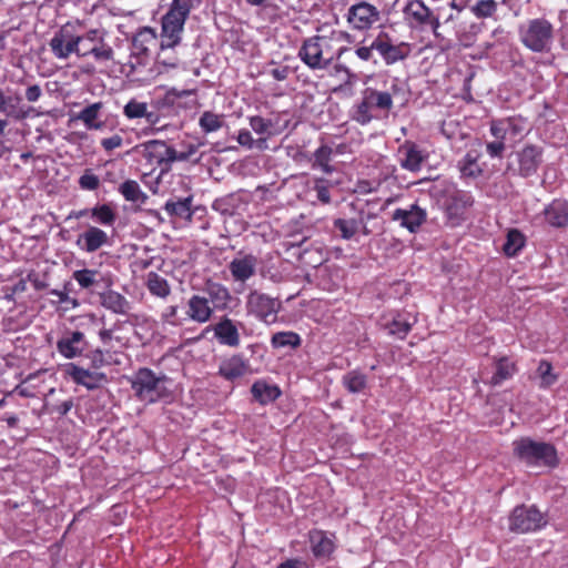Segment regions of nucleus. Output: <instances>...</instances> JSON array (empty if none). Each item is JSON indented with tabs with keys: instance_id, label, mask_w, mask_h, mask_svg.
<instances>
[{
	"instance_id": "nucleus-1",
	"label": "nucleus",
	"mask_w": 568,
	"mask_h": 568,
	"mask_svg": "<svg viewBox=\"0 0 568 568\" xmlns=\"http://www.w3.org/2000/svg\"><path fill=\"white\" fill-rule=\"evenodd\" d=\"M334 42L332 37L310 38L304 42L300 55L310 68L324 69L336 55L342 54V49H336Z\"/></svg>"
},
{
	"instance_id": "nucleus-2",
	"label": "nucleus",
	"mask_w": 568,
	"mask_h": 568,
	"mask_svg": "<svg viewBox=\"0 0 568 568\" xmlns=\"http://www.w3.org/2000/svg\"><path fill=\"white\" fill-rule=\"evenodd\" d=\"M515 455L532 466H555L558 463L554 446L536 442L528 437L519 438L513 443Z\"/></svg>"
},
{
	"instance_id": "nucleus-3",
	"label": "nucleus",
	"mask_w": 568,
	"mask_h": 568,
	"mask_svg": "<svg viewBox=\"0 0 568 568\" xmlns=\"http://www.w3.org/2000/svg\"><path fill=\"white\" fill-rule=\"evenodd\" d=\"M193 0H174L170 11L162 19L161 43L174 48L180 43L184 22Z\"/></svg>"
},
{
	"instance_id": "nucleus-4",
	"label": "nucleus",
	"mask_w": 568,
	"mask_h": 568,
	"mask_svg": "<svg viewBox=\"0 0 568 568\" xmlns=\"http://www.w3.org/2000/svg\"><path fill=\"white\" fill-rule=\"evenodd\" d=\"M92 55L98 62L113 59L112 48L104 41V34L97 30H89L84 34L78 33L77 57Z\"/></svg>"
},
{
	"instance_id": "nucleus-5",
	"label": "nucleus",
	"mask_w": 568,
	"mask_h": 568,
	"mask_svg": "<svg viewBox=\"0 0 568 568\" xmlns=\"http://www.w3.org/2000/svg\"><path fill=\"white\" fill-rule=\"evenodd\" d=\"M168 381L164 377H156L149 369H141L133 382L135 394L144 402L154 403L168 395Z\"/></svg>"
},
{
	"instance_id": "nucleus-6",
	"label": "nucleus",
	"mask_w": 568,
	"mask_h": 568,
	"mask_svg": "<svg viewBox=\"0 0 568 568\" xmlns=\"http://www.w3.org/2000/svg\"><path fill=\"white\" fill-rule=\"evenodd\" d=\"M546 524V517L535 507H516L509 516V530L516 534L532 532Z\"/></svg>"
},
{
	"instance_id": "nucleus-7",
	"label": "nucleus",
	"mask_w": 568,
	"mask_h": 568,
	"mask_svg": "<svg viewBox=\"0 0 568 568\" xmlns=\"http://www.w3.org/2000/svg\"><path fill=\"white\" fill-rule=\"evenodd\" d=\"M129 153L140 154L150 166L170 163L174 160L185 159L183 154L176 156L175 151L168 146L163 141L152 140L132 148Z\"/></svg>"
},
{
	"instance_id": "nucleus-8",
	"label": "nucleus",
	"mask_w": 568,
	"mask_h": 568,
	"mask_svg": "<svg viewBox=\"0 0 568 568\" xmlns=\"http://www.w3.org/2000/svg\"><path fill=\"white\" fill-rule=\"evenodd\" d=\"M552 27L544 19H536L528 22L521 31L524 44L532 51H542L551 42Z\"/></svg>"
},
{
	"instance_id": "nucleus-9",
	"label": "nucleus",
	"mask_w": 568,
	"mask_h": 568,
	"mask_svg": "<svg viewBox=\"0 0 568 568\" xmlns=\"http://www.w3.org/2000/svg\"><path fill=\"white\" fill-rule=\"evenodd\" d=\"M247 312L265 324L276 322L280 303L274 298L258 293L252 292L246 302Z\"/></svg>"
},
{
	"instance_id": "nucleus-10",
	"label": "nucleus",
	"mask_w": 568,
	"mask_h": 568,
	"mask_svg": "<svg viewBox=\"0 0 568 568\" xmlns=\"http://www.w3.org/2000/svg\"><path fill=\"white\" fill-rule=\"evenodd\" d=\"M50 49L57 59H68L71 54L77 55L78 33L74 26L64 24L50 40Z\"/></svg>"
},
{
	"instance_id": "nucleus-11",
	"label": "nucleus",
	"mask_w": 568,
	"mask_h": 568,
	"mask_svg": "<svg viewBox=\"0 0 568 568\" xmlns=\"http://www.w3.org/2000/svg\"><path fill=\"white\" fill-rule=\"evenodd\" d=\"M379 19V10L368 2L353 4L347 12V21L351 27L356 30H368L378 22Z\"/></svg>"
},
{
	"instance_id": "nucleus-12",
	"label": "nucleus",
	"mask_w": 568,
	"mask_h": 568,
	"mask_svg": "<svg viewBox=\"0 0 568 568\" xmlns=\"http://www.w3.org/2000/svg\"><path fill=\"white\" fill-rule=\"evenodd\" d=\"M527 130V122L523 118H509L494 121L490 126L491 134L497 140L515 139Z\"/></svg>"
},
{
	"instance_id": "nucleus-13",
	"label": "nucleus",
	"mask_w": 568,
	"mask_h": 568,
	"mask_svg": "<svg viewBox=\"0 0 568 568\" xmlns=\"http://www.w3.org/2000/svg\"><path fill=\"white\" fill-rule=\"evenodd\" d=\"M426 211L418 205H410L407 209H397L393 212V220L409 232H415L426 221Z\"/></svg>"
},
{
	"instance_id": "nucleus-14",
	"label": "nucleus",
	"mask_w": 568,
	"mask_h": 568,
	"mask_svg": "<svg viewBox=\"0 0 568 568\" xmlns=\"http://www.w3.org/2000/svg\"><path fill=\"white\" fill-rule=\"evenodd\" d=\"M518 171L528 176L536 172L541 161V150L534 145H527L516 153Z\"/></svg>"
},
{
	"instance_id": "nucleus-15",
	"label": "nucleus",
	"mask_w": 568,
	"mask_h": 568,
	"mask_svg": "<svg viewBox=\"0 0 568 568\" xmlns=\"http://www.w3.org/2000/svg\"><path fill=\"white\" fill-rule=\"evenodd\" d=\"M256 265L257 262L253 255H242L235 257L229 267L235 281L245 282L255 274Z\"/></svg>"
},
{
	"instance_id": "nucleus-16",
	"label": "nucleus",
	"mask_w": 568,
	"mask_h": 568,
	"mask_svg": "<svg viewBox=\"0 0 568 568\" xmlns=\"http://www.w3.org/2000/svg\"><path fill=\"white\" fill-rule=\"evenodd\" d=\"M250 364L240 355L224 359L220 365V374L227 381H233L248 374Z\"/></svg>"
},
{
	"instance_id": "nucleus-17",
	"label": "nucleus",
	"mask_w": 568,
	"mask_h": 568,
	"mask_svg": "<svg viewBox=\"0 0 568 568\" xmlns=\"http://www.w3.org/2000/svg\"><path fill=\"white\" fill-rule=\"evenodd\" d=\"M106 233L95 226H90L77 240L78 246L90 253L99 250L106 244Z\"/></svg>"
},
{
	"instance_id": "nucleus-18",
	"label": "nucleus",
	"mask_w": 568,
	"mask_h": 568,
	"mask_svg": "<svg viewBox=\"0 0 568 568\" xmlns=\"http://www.w3.org/2000/svg\"><path fill=\"white\" fill-rule=\"evenodd\" d=\"M65 373L71 376L75 383L81 384L87 388L98 387L104 379L102 374L89 372L75 366L74 364H68L65 366Z\"/></svg>"
},
{
	"instance_id": "nucleus-19",
	"label": "nucleus",
	"mask_w": 568,
	"mask_h": 568,
	"mask_svg": "<svg viewBox=\"0 0 568 568\" xmlns=\"http://www.w3.org/2000/svg\"><path fill=\"white\" fill-rule=\"evenodd\" d=\"M156 45V33L151 28L141 29L133 38L132 53L135 55H148Z\"/></svg>"
},
{
	"instance_id": "nucleus-20",
	"label": "nucleus",
	"mask_w": 568,
	"mask_h": 568,
	"mask_svg": "<svg viewBox=\"0 0 568 568\" xmlns=\"http://www.w3.org/2000/svg\"><path fill=\"white\" fill-rule=\"evenodd\" d=\"M212 312L213 311L207 298L194 295L189 300L187 315L192 321L205 323L211 318Z\"/></svg>"
},
{
	"instance_id": "nucleus-21",
	"label": "nucleus",
	"mask_w": 568,
	"mask_h": 568,
	"mask_svg": "<svg viewBox=\"0 0 568 568\" xmlns=\"http://www.w3.org/2000/svg\"><path fill=\"white\" fill-rule=\"evenodd\" d=\"M310 540L313 554L318 558H328L335 549L333 538L324 531H313Z\"/></svg>"
},
{
	"instance_id": "nucleus-22",
	"label": "nucleus",
	"mask_w": 568,
	"mask_h": 568,
	"mask_svg": "<svg viewBox=\"0 0 568 568\" xmlns=\"http://www.w3.org/2000/svg\"><path fill=\"white\" fill-rule=\"evenodd\" d=\"M214 332L221 344L232 347H235L240 344L239 331L230 318H224L219 324H216Z\"/></svg>"
},
{
	"instance_id": "nucleus-23",
	"label": "nucleus",
	"mask_w": 568,
	"mask_h": 568,
	"mask_svg": "<svg viewBox=\"0 0 568 568\" xmlns=\"http://www.w3.org/2000/svg\"><path fill=\"white\" fill-rule=\"evenodd\" d=\"M82 342L83 334L73 332L70 336H65L59 341L58 349L65 358H73L82 353Z\"/></svg>"
},
{
	"instance_id": "nucleus-24",
	"label": "nucleus",
	"mask_w": 568,
	"mask_h": 568,
	"mask_svg": "<svg viewBox=\"0 0 568 568\" xmlns=\"http://www.w3.org/2000/svg\"><path fill=\"white\" fill-rule=\"evenodd\" d=\"M546 220L554 226H564L568 223V203L565 201H554L545 210Z\"/></svg>"
},
{
	"instance_id": "nucleus-25",
	"label": "nucleus",
	"mask_w": 568,
	"mask_h": 568,
	"mask_svg": "<svg viewBox=\"0 0 568 568\" xmlns=\"http://www.w3.org/2000/svg\"><path fill=\"white\" fill-rule=\"evenodd\" d=\"M373 48H375L376 51L379 52V54L384 58L386 63L390 64L394 63L400 59H403V55L399 51V49L395 45H393L384 36H378L373 41Z\"/></svg>"
},
{
	"instance_id": "nucleus-26",
	"label": "nucleus",
	"mask_w": 568,
	"mask_h": 568,
	"mask_svg": "<svg viewBox=\"0 0 568 568\" xmlns=\"http://www.w3.org/2000/svg\"><path fill=\"white\" fill-rule=\"evenodd\" d=\"M101 108L100 102L93 103L83 109L74 119L81 120L89 130H101L104 125L103 122L98 120Z\"/></svg>"
},
{
	"instance_id": "nucleus-27",
	"label": "nucleus",
	"mask_w": 568,
	"mask_h": 568,
	"mask_svg": "<svg viewBox=\"0 0 568 568\" xmlns=\"http://www.w3.org/2000/svg\"><path fill=\"white\" fill-rule=\"evenodd\" d=\"M123 113L129 119H139L145 118L149 123H156L158 116L156 114L148 111V104L144 102H139L136 100H131L124 106Z\"/></svg>"
},
{
	"instance_id": "nucleus-28",
	"label": "nucleus",
	"mask_w": 568,
	"mask_h": 568,
	"mask_svg": "<svg viewBox=\"0 0 568 568\" xmlns=\"http://www.w3.org/2000/svg\"><path fill=\"white\" fill-rule=\"evenodd\" d=\"M403 154L402 165L409 171H418L424 161V155L415 145H404L400 150Z\"/></svg>"
},
{
	"instance_id": "nucleus-29",
	"label": "nucleus",
	"mask_w": 568,
	"mask_h": 568,
	"mask_svg": "<svg viewBox=\"0 0 568 568\" xmlns=\"http://www.w3.org/2000/svg\"><path fill=\"white\" fill-rule=\"evenodd\" d=\"M252 394L261 403H268L276 399L281 392L275 385H270L263 381H257L252 386Z\"/></svg>"
},
{
	"instance_id": "nucleus-30",
	"label": "nucleus",
	"mask_w": 568,
	"mask_h": 568,
	"mask_svg": "<svg viewBox=\"0 0 568 568\" xmlns=\"http://www.w3.org/2000/svg\"><path fill=\"white\" fill-rule=\"evenodd\" d=\"M405 14L416 23H425L430 17V11L423 1L412 0L405 7Z\"/></svg>"
},
{
	"instance_id": "nucleus-31",
	"label": "nucleus",
	"mask_w": 568,
	"mask_h": 568,
	"mask_svg": "<svg viewBox=\"0 0 568 568\" xmlns=\"http://www.w3.org/2000/svg\"><path fill=\"white\" fill-rule=\"evenodd\" d=\"M120 193L126 201L134 203H144L148 195L141 190L138 182L128 180L120 185Z\"/></svg>"
},
{
	"instance_id": "nucleus-32",
	"label": "nucleus",
	"mask_w": 568,
	"mask_h": 568,
	"mask_svg": "<svg viewBox=\"0 0 568 568\" xmlns=\"http://www.w3.org/2000/svg\"><path fill=\"white\" fill-rule=\"evenodd\" d=\"M392 98L386 92H378L375 90H367L365 92V98L363 102V106H377L379 109H389L392 106Z\"/></svg>"
},
{
	"instance_id": "nucleus-33",
	"label": "nucleus",
	"mask_w": 568,
	"mask_h": 568,
	"mask_svg": "<svg viewBox=\"0 0 568 568\" xmlns=\"http://www.w3.org/2000/svg\"><path fill=\"white\" fill-rule=\"evenodd\" d=\"M170 49L171 48H163V43L160 42V51L156 58V68L160 73L168 72L178 67L179 59Z\"/></svg>"
},
{
	"instance_id": "nucleus-34",
	"label": "nucleus",
	"mask_w": 568,
	"mask_h": 568,
	"mask_svg": "<svg viewBox=\"0 0 568 568\" xmlns=\"http://www.w3.org/2000/svg\"><path fill=\"white\" fill-rule=\"evenodd\" d=\"M525 245V236L518 230H509L503 251L507 256H515Z\"/></svg>"
},
{
	"instance_id": "nucleus-35",
	"label": "nucleus",
	"mask_w": 568,
	"mask_h": 568,
	"mask_svg": "<svg viewBox=\"0 0 568 568\" xmlns=\"http://www.w3.org/2000/svg\"><path fill=\"white\" fill-rule=\"evenodd\" d=\"M479 154L477 152H468L464 160L460 162V171L463 175L475 178L481 173V168L478 163Z\"/></svg>"
},
{
	"instance_id": "nucleus-36",
	"label": "nucleus",
	"mask_w": 568,
	"mask_h": 568,
	"mask_svg": "<svg viewBox=\"0 0 568 568\" xmlns=\"http://www.w3.org/2000/svg\"><path fill=\"white\" fill-rule=\"evenodd\" d=\"M223 115H219L209 111L204 112L199 120L201 129L206 133L220 130L223 126Z\"/></svg>"
},
{
	"instance_id": "nucleus-37",
	"label": "nucleus",
	"mask_w": 568,
	"mask_h": 568,
	"mask_svg": "<svg viewBox=\"0 0 568 568\" xmlns=\"http://www.w3.org/2000/svg\"><path fill=\"white\" fill-rule=\"evenodd\" d=\"M209 295L215 308L226 307L231 298L229 291L219 284L209 287Z\"/></svg>"
},
{
	"instance_id": "nucleus-38",
	"label": "nucleus",
	"mask_w": 568,
	"mask_h": 568,
	"mask_svg": "<svg viewBox=\"0 0 568 568\" xmlns=\"http://www.w3.org/2000/svg\"><path fill=\"white\" fill-rule=\"evenodd\" d=\"M329 85L333 87V89L341 88L344 84H347L351 82V73L347 68L336 64L334 65L333 70L329 72Z\"/></svg>"
},
{
	"instance_id": "nucleus-39",
	"label": "nucleus",
	"mask_w": 568,
	"mask_h": 568,
	"mask_svg": "<svg viewBox=\"0 0 568 568\" xmlns=\"http://www.w3.org/2000/svg\"><path fill=\"white\" fill-rule=\"evenodd\" d=\"M343 384L348 392L359 393L366 387V377L358 372H351L344 376Z\"/></svg>"
},
{
	"instance_id": "nucleus-40",
	"label": "nucleus",
	"mask_w": 568,
	"mask_h": 568,
	"mask_svg": "<svg viewBox=\"0 0 568 568\" xmlns=\"http://www.w3.org/2000/svg\"><path fill=\"white\" fill-rule=\"evenodd\" d=\"M300 336L293 332H281L276 333L272 337V345L276 348L278 347H296L300 345Z\"/></svg>"
},
{
	"instance_id": "nucleus-41",
	"label": "nucleus",
	"mask_w": 568,
	"mask_h": 568,
	"mask_svg": "<svg viewBox=\"0 0 568 568\" xmlns=\"http://www.w3.org/2000/svg\"><path fill=\"white\" fill-rule=\"evenodd\" d=\"M515 373V365L510 361L503 358L497 363L496 373L494 374L491 381L494 384H500L505 379L513 376Z\"/></svg>"
},
{
	"instance_id": "nucleus-42",
	"label": "nucleus",
	"mask_w": 568,
	"mask_h": 568,
	"mask_svg": "<svg viewBox=\"0 0 568 568\" xmlns=\"http://www.w3.org/2000/svg\"><path fill=\"white\" fill-rule=\"evenodd\" d=\"M537 374L540 379V387L547 388L557 381V375L552 372V366L548 362H541L538 365Z\"/></svg>"
},
{
	"instance_id": "nucleus-43",
	"label": "nucleus",
	"mask_w": 568,
	"mask_h": 568,
	"mask_svg": "<svg viewBox=\"0 0 568 568\" xmlns=\"http://www.w3.org/2000/svg\"><path fill=\"white\" fill-rule=\"evenodd\" d=\"M148 286H149L150 291L156 296L164 297L170 292L166 281L159 277L155 274L149 275Z\"/></svg>"
},
{
	"instance_id": "nucleus-44",
	"label": "nucleus",
	"mask_w": 568,
	"mask_h": 568,
	"mask_svg": "<svg viewBox=\"0 0 568 568\" xmlns=\"http://www.w3.org/2000/svg\"><path fill=\"white\" fill-rule=\"evenodd\" d=\"M165 210L172 215H178L181 217H190L191 216L187 200L178 201V202H168L165 204Z\"/></svg>"
},
{
	"instance_id": "nucleus-45",
	"label": "nucleus",
	"mask_w": 568,
	"mask_h": 568,
	"mask_svg": "<svg viewBox=\"0 0 568 568\" xmlns=\"http://www.w3.org/2000/svg\"><path fill=\"white\" fill-rule=\"evenodd\" d=\"M92 216L97 219V221L104 225H110L114 221V213L108 205H101L94 207L92 210Z\"/></svg>"
},
{
	"instance_id": "nucleus-46",
	"label": "nucleus",
	"mask_w": 568,
	"mask_h": 568,
	"mask_svg": "<svg viewBox=\"0 0 568 568\" xmlns=\"http://www.w3.org/2000/svg\"><path fill=\"white\" fill-rule=\"evenodd\" d=\"M97 271L93 270H80L73 273V278L79 283L81 287L88 288L95 282Z\"/></svg>"
},
{
	"instance_id": "nucleus-47",
	"label": "nucleus",
	"mask_w": 568,
	"mask_h": 568,
	"mask_svg": "<svg viewBox=\"0 0 568 568\" xmlns=\"http://www.w3.org/2000/svg\"><path fill=\"white\" fill-rule=\"evenodd\" d=\"M335 225L341 231L342 237L345 240L351 239L358 229V225L354 220H337Z\"/></svg>"
},
{
	"instance_id": "nucleus-48",
	"label": "nucleus",
	"mask_w": 568,
	"mask_h": 568,
	"mask_svg": "<svg viewBox=\"0 0 568 568\" xmlns=\"http://www.w3.org/2000/svg\"><path fill=\"white\" fill-rule=\"evenodd\" d=\"M496 7L494 0H481L473 8V11L477 17L486 18L496 11Z\"/></svg>"
},
{
	"instance_id": "nucleus-49",
	"label": "nucleus",
	"mask_w": 568,
	"mask_h": 568,
	"mask_svg": "<svg viewBox=\"0 0 568 568\" xmlns=\"http://www.w3.org/2000/svg\"><path fill=\"white\" fill-rule=\"evenodd\" d=\"M331 156V149L327 146L320 148L315 153V163L323 169V171L327 172L328 169V160Z\"/></svg>"
},
{
	"instance_id": "nucleus-50",
	"label": "nucleus",
	"mask_w": 568,
	"mask_h": 568,
	"mask_svg": "<svg viewBox=\"0 0 568 568\" xmlns=\"http://www.w3.org/2000/svg\"><path fill=\"white\" fill-rule=\"evenodd\" d=\"M409 329V323L400 320H394L389 327V332L397 335H405Z\"/></svg>"
},
{
	"instance_id": "nucleus-51",
	"label": "nucleus",
	"mask_w": 568,
	"mask_h": 568,
	"mask_svg": "<svg viewBox=\"0 0 568 568\" xmlns=\"http://www.w3.org/2000/svg\"><path fill=\"white\" fill-rule=\"evenodd\" d=\"M80 185L87 190H94L99 185V179L93 174H84L80 178Z\"/></svg>"
},
{
	"instance_id": "nucleus-52",
	"label": "nucleus",
	"mask_w": 568,
	"mask_h": 568,
	"mask_svg": "<svg viewBox=\"0 0 568 568\" xmlns=\"http://www.w3.org/2000/svg\"><path fill=\"white\" fill-rule=\"evenodd\" d=\"M505 140H497L487 144V152L491 156H500L505 150Z\"/></svg>"
},
{
	"instance_id": "nucleus-53",
	"label": "nucleus",
	"mask_w": 568,
	"mask_h": 568,
	"mask_svg": "<svg viewBox=\"0 0 568 568\" xmlns=\"http://www.w3.org/2000/svg\"><path fill=\"white\" fill-rule=\"evenodd\" d=\"M101 144L102 146L106 150V151H111L113 149H116L119 146H121L122 144V138L118 134L115 135H112L108 139H103L101 141Z\"/></svg>"
},
{
	"instance_id": "nucleus-54",
	"label": "nucleus",
	"mask_w": 568,
	"mask_h": 568,
	"mask_svg": "<svg viewBox=\"0 0 568 568\" xmlns=\"http://www.w3.org/2000/svg\"><path fill=\"white\" fill-rule=\"evenodd\" d=\"M41 88L39 85H31L26 91V98L30 102H36L41 97Z\"/></svg>"
},
{
	"instance_id": "nucleus-55",
	"label": "nucleus",
	"mask_w": 568,
	"mask_h": 568,
	"mask_svg": "<svg viewBox=\"0 0 568 568\" xmlns=\"http://www.w3.org/2000/svg\"><path fill=\"white\" fill-rule=\"evenodd\" d=\"M250 124H251V128L256 132V133H264L266 131V123L264 122V120L262 118H258V116H254L251 119L250 121Z\"/></svg>"
},
{
	"instance_id": "nucleus-56",
	"label": "nucleus",
	"mask_w": 568,
	"mask_h": 568,
	"mask_svg": "<svg viewBox=\"0 0 568 568\" xmlns=\"http://www.w3.org/2000/svg\"><path fill=\"white\" fill-rule=\"evenodd\" d=\"M373 50H375V48H373V43L368 47H359L356 49L355 53L356 55L364 60V61H367L372 58V54H373Z\"/></svg>"
},
{
	"instance_id": "nucleus-57",
	"label": "nucleus",
	"mask_w": 568,
	"mask_h": 568,
	"mask_svg": "<svg viewBox=\"0 0 568 568\" xmlns=\"http://www.w3.org/2000/svg\"><path fill=\"white\" fill-rule=\"evenodd\" d=\"M237 142L243 146L251 148L253 143V138L248 131L243 130L237 135Z\"/></svg>"
},
{
	"instance_id": "nucleus-58",
	"label": "nucleus",
	"mask_w": 568,
	"mask_h": 568,
	"mask_svg": "<svg viewBox=\"0 0 568 568\" xmlns=\"http://www.w3.org/2000/svg\"><path fill=\"white\" fill-rule=\"evenodd\" d=\"M108 301L112 302V307L114 311H121L122 310V298L118 294H110L104 300V303L106 304Z\"/></svg>"
},
{
	"instance_id": "nucleus-59",
	"label": "nucleus",
	"mask_w": 568,
	"mask_h": 568,
	"mask_svg": "<svg viewBox=\"0 0 568 568\" xmlns=\"http://www.w3.org/2000/svg\"><path fill=\"white\" fill-rule=\"evenodd\" d=\"M278 568H306L302 561L298 560H287L282 564Z\"/></svg>"
},
{
	"instance_id": "nucleus-60",
	"label": "nucleus",
	"mask_w": 568,
	"mask_h": 568,
	"mask_svg": "<svg viewBox=\"0 0 568 568\" xmlns=\"http://www.w3.org/2000/svg\"><path fill=\"white\" fill-rule=\"evenodd\" d=\"M9 99L0 92V112H6L8 108Z\"/></svg>"
},
{
	"instance_id": "nucleus-61",
	"label": "nucleus",
	"mask_w": 568,
	"mask_h": 568,
	"mask_svg": "<svg viewBox=\"0 0 568 568\" xmlns=\"http://www.w3.org/2000/svg\"><path fill=\"white\" fill-rule=\"evenodd\" d=\"M169 94L174 95V97H183V95L191 94V91L184 90V91L178 92L176 90H172L169 92Z\"/></svg>"
},
{
	"instance_id": "nucleus-62",
	"label": "nucleus",
	"mask_w": 568,
	"mask_h": 568,
	"mask_svg": "<svg viewBox=\"0 0 568 568\" xmlns=\"http://www.w3.org/2000/svg\"><path fill=\"white\" fill-rule=\"evenodd\" d=\"M273 75L277 79V80H283L285 78V71L284 70H274L273 71Z\"/></svg>"
},
{
	"instance_id": "nucleus-63",
	"label": "nucleus",
	"mask_w": 568,
	"mask_h": 568,
	"mask_svg": "<svg viewBox=\"0 0 568 568\" xmlns=\"http://www.w3.org/2000/svg\"><path fill=\"white\" fill-rule=\"evenodd\" d=\"M318 196L323 202H328V195L326 191H320Z\"/></svg>"
},
{
	"instance_id": "nucleus-64",
	"label": "nucleus",
	"mask_w": 568,
	"mask_h": 568,
	"mask_svg": "<svg viewBox=\"0 0 568 568\" xmlns=\"http://www.w3.org/2000/svg\"><path fill=\"white\" fill-rule=\"evenodd\" d=\"M247 3L252 6H258L264 2V0H246Z\"/></svg>"
}]
</instances>
